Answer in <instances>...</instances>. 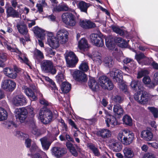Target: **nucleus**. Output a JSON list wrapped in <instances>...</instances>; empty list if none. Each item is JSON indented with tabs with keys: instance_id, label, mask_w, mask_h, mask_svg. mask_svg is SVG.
I'll return each mask as SVG.
<instances>
[{
	"instance_id": "nucleus-1",
	"label": "nucleus",
	"mask_w": 158,
	"mask_h": 158,
	"mask_svg": "<svg viewBox=\"0 0 158 158\" xmlns=\"http://www.w3.org/2000/svg\"><path fill=\"white\" fill-rule=\"evenodd\" d=\"M62 11H69L73 13V14L70 12L64 13L61 16L63 22L66 25L71 27H73L75 25L76 21L75 16L77 18L79 16L75 10L69 7L66 4L61 5Z\"/></svg>"
},
{
	"instance_id": "nucleus-2",
	"label": "nucleus",
	"mask_w": 158,
	"mask_h": 158,
	"mask_svg": "<svg viewBox=\"0 0 158 158\" xmlns=\"http://www.w3.org/2000/svg\"><path fill=\"white\" fill-rule=\"evenodd\" d=\"M134 138V134L127 129L123 130L118 134V138L126 145H129L132 142Z\"/></svg>"
},
{
	"instance_id": "nucleus-3",
	"label": "nucleus",
	"mask_w": 158,
	"mask_h": 158,
	"mask_svg": "<svg viewBox=\"0 0 158 158\" xmlns=\"http://www.w3.org/2000/svg\"><path fill=\"white\" fill-rule=\"evenodd\" d=\"M3 44L8 50L11 52H16L18 54V59L21 62H23L28 66H30V62L26 57L25 54L22 53L18 48L12 47L7 41H4Z\"/></svg>"
},
{
	"instance_id": "nucleus-4",
	"label": "nucleus",
	"mask_w": 158,
	"mask_h": 158,
	"mask_svg": "<svg viewBox=\"0 0 158 158\" xmlns=\"http://www.w3.org/2000/svg\"><path fill=\"white\" fill-rule=\"evenodd\" d=\"M122 73L120 70L114 68L112 71L110 72L109 74L111 77L113 78L114 81L120 84V88L122 90H123L127 88V86L125 84H122L123 81Z\"/></svg>"
},
{
	"instance_id": "nucleus-5",
	"label": "nucleus",
	"mask_w": 158,
	"mask_h": 158,
	"mask_svg": "<svg viewBox=\"0 0 158 158\" xmlns=\"http://www.w3.org/2000/svg\"><path fill=\"white\" fill-rule=\"evenodd\" d=\"M53 115L50 109H40L39 118L44 124H47L52 121Z\"/></svg>"
},
{
	"instance_id": "nucleus-6",
	"label": "nucleus",
	"mask_w": 158,
	"mask_h": 158,
	"mask_svg": "<svg viewBox=\"0 0 158 158\" xmlns=\"http://www.w3.org/2000/svg\"><path fill=\"white\" fill-rule=\"evenodd\" d=\"M41 68L45 72L50 73L52 74H55L56 72L52 62L50 60H44L41 63Z\"/></svg>"
},
{
	"instance_id": "nucleus-7",
	"label": "nucleus",
	"mask_w": 158,
	"mask_h": 158,
	"mask_svg": "<svg viewBox=\"0 0 158 158\" xmlns=\"http://www.w3.org/2000/svg\"><path fill=\"white\" fill-rule=\"evenodd\" d=\"M64 56L67 64L69 67H75L78 60L74 53L72 51L66 52Z\"/></svg>"
},
{
	"instance_id": "nucleus-8",
	"label": "nucleus",
	"mask_w": 158,
	"mask_h": 158,
	"mask_svg": "<svg viewBox=\"0 0 158 158\" xmlns=\"http://www.w3.org/2000/svg\"><path fill=\"white\" fill-rule=\"evenodd\" d=\"M99 83L101 87L103 89L111 90L114 88L113 84L106 76H102L100 77Z\"/></svg>"
},
{
	"instance_id": "nucleus-9",
	"label": "nucleus",
	"mask_w": 158,
	"mask_h": 158,
	"mask_svg": "<svg viewBox=\"0 0 158 158\" xmlns=\"http://www.w3.org/2000/svg\"><path fill=\"white\" fill-rule=\"evenodd\" d=\"M69 34L66 29H61L57 31L56 37L60 44H64L68 40Z\"/></svg>"
},
{
	"instance_id": "nucleus-10",
	"label": "nucleus",
	"mask_w": 158,
	"mask_h": 158,
	"mask_svg": "<svg viewBox=\"0 0 158 158\" xmlns=\"http://www.w3.org/2000/svg\"><path fill=\"white\" fill-rule=\"evenodd\" d=\"M90 42L94 45L102 47L104 45L103 40L97 34L92 33L89 36Z\"/></svg>"
},
{
	"instance_id": "nucleus-11",
	"label": "nucleus",
	"mask_w": 158,
	"mask_h": 158,
	"mask_svg": "<svg viewBox=\"0 0 158 158\" xmlns=\"http://www.w3.org/2000/svg\"><path fill=\"white\" fill-rule=\"evenodd\" d=\"M1 87L3 89L7 91L12 92L16 88V84L12 80L5 79L2 81Z\"/></svg>"
},
{
	"instance_id": "nucleus-12",
	"label": "nucleus",
	"mask_w": 158,
	"mask_h": 158,
	"mask_svg": "<svg viewBox=\"0 0 158 158\" xmlns=\"http://www.w3.org/2000/svg\"><path fill=\"white\" fill-rule=\"evenodd\" d=\"M15 116L17 120L21 123L24 122L27 114V109H15Z\"/></svg>"
},
{
	"instance_id": "nucleus-13",
	"label": "nucleus",
	"mask_w": 158,
	"mask_h": 158,
	"mask_svg": "<svg viewBox=\"0 0 158 158\" xmlns=\"http://www.w3.org/2000/svg\"><path fill=\"white\" fill-rule=\"evenodd\" d=\"M47 42L50 47L53 49H56L59 46L60 43L56 37L53 35L52 32L48 33Z\"/></svg>"
},
{
	"instance_id": "nucleus-14",
	"label": "nucleus",
	"mask_w": 158,
	"mask_h": 158,
	"mask_svg": "<svg viewBox=\"0 0 158 158\" xmlns=\"http://www.w3.org/2000/svg\"><path fill=\"white\" fill-rule=\"evenodd\" d=\"M73 76L75 80L79 82L86 81L88 79L86 74L78 70L75 71Z\"/></svg>"
},
{
	"instance_id": "nucleus-15",
	"label": "nucleus",
	"mask_w": 158,
	"mask_h": 158,
	"mask_svg": "<svg viewBox=\"0 0 158 158\" xmlns=\"http://www.w3.org/2000/svg\"><path fill=\"white\" fill-rule=\"evenodd\" d=\"M135 58L139 64L146 65H149L150 64L149 59L146 57L142 53L136 54Z\"/></svg>"
},
{
	"instance_id": "nucleus-16",
	"label": "nucleus",
	"mask_w": 158,
	"mask_h": 158,
	"mask_svg": "<svg viewBox=\"0 0 158 158\" xmlns=\"http://www.w3.org/2000/svg\"><path fill=\"white\" fill-rule=\"evenodd\" d=\"M13 102L16 106H21L25 105L26 102V99L23 95L19 94L13 98Z\"/></svg>"
},
{
	"instance_id": "nucleus-17",
	"label": "nucleus",
	"mask_w": 158,
	"mask_h": 158,
	"mask_svg": "<svg viewBox=\"0 0 158 158\" xmlns=\"http://www.w3.org/2000/svg\"><path fill=\"white\" fill-rule=\"evenodd\" d=\"M52 154L57 157H60L66 154L67 152L65 148L58 147H54L52 149Z\"/></svg>"
},
{
	"instance_id": "nucleus-18",
	"label": "nucleus",
	"mask_w": 158,
	"mask_h": 158,
	"mask_svg": "<svg viewBox=\"0 0 158 158\" xmlns=\"http://www.w3.org/2000/svg\"><path fill=\"white\" fill-rule=\"evenodd\" d=\"M130 85L131 89L135 91H139L140 93L143 90V87L141 82L138 80H132Z\"/></svg>"
},
{
	"instance_id": "nucleus-19",
	"label": "nucleus",
	"mask_w": 158,
	"mask_h": 158,
	"mask_svg": "<svg viewBox=\"0 0 158 158\" xmlns=\"http://www.w3.org/2000/svg\"><path fill=\"white\" fill-rule=\"evenodd\" d=\"M6 12L7 17H11L13 18H18L19 17V12L11 6L7 8Z\"/></svg>"
},
{
	"instance_id": "nucleus-20",
	"label": "nucleus",
	"mask_w": 158,
	"mask_h": 158,
	"mask_svg": "<svg viewBox=\"0 0 158 158\" xmlns=\"http://www.w3.org/2000/svg\"><path fill=\"white\" fill-rule=\"evenodd\" d=\"M140 136L144 140L149 141L152 140L153 135L152 132L149 130H145L141 133Z\"/></svg>"
},
{
	"instance_id": "nucleus-21",
	"label": "nucleus",
	"mask_w": 158,
	"mask_h": 158,
	"mask_svg": "<svg viewBox=\"0 0 158 158\" xmlns=\"http://www.w3.org/2000/svg\"><path fill=\"white\" fill-rule=\"evenodd\" d=\"M24 92L31 99L34 101L37 98L34 92L30 88L26 85H23L22 87Z\"/></svg>"
},
{
	"instance_id": "nucleus-22",
	"label": "nucleus",
	"mask_w": 158,
	"mask_h": 158,
	"mask_svg": "<svg viewBox=\"0 0 158 158\" xmlns=\"http://www.w3.org/2000/svg\"><path fill=\"white\" fill-rule=\"evenodd\" d=\"M16 27L18 32L23 35H26L28 32L27 27L24 23L21 22L18 23Z\"/></svg>"
},
{
	"instance_id": "nucleus-23",
	"label": "nucleus",
	"mask_w": 158,
	"mask_h": 158,
	"mask_svg": "<svg viewBox=\"0 0 158 158\" xmlns=\"http://www.w3.org/2000/svg\"><path fill=\"white\" fill-rule=\"evenodd\" d=\"M33 31L34 33L40 40H43L44 39V36L46 33L44 30L36 26L33 28Z\"/></svg>"
},
{
	"instance_id": "nucleus-24",
	"label": "nucleus",
	"mask_w": 158,
	"mask_h": 158,
	"mask_svg": "<svg viewBox=\"0 0 158 158\" xmlns=\"http://www.w3.org/2000/svg\"><path fill=\"white\" fill-rule=\"evenodd\" d=\"M97 135L103 139H107L112 135L111 132L110 130L106 129H102L98 131Z\"/></svg>"
},
{
	"instance_id": "nucleus-25",
	"label": "nucleus",
	"mask_w": 158,
	"mask_h": 158,
	"mask_svg": "<svg viewBox=\"0 0 158 158\" xmlns=\"http://www.w3.org/2000/svg\"><path fill=\"white\" fill-rule=\"evenodd\" d=\"M110 145L114 151L118 152L120 151L122 149V145L117 141L112 139L110 140Z\"/></svg>"
},
{
	"instance_id": "nucleus-26",
	"label": "nucleus",
	"mask_w": 158,
	"mask_h": 158,
	"mask_svg": "<svg viewBox=\"0 0 158 158\" xmlns=\"http://www.w3.org/2000/svg\"><path fill=\"white\" fill-rule=\"evenodd\" d=\"M105 122L108 127H110V125L115 126L118 124L116 118L113 116L110 115H107Z\"/></svg>"
},
{
	"instance_id": "nucleus-27",
	"label": "nucleus",
	"mask_w": 158,
	"mask_h": 158,
	"mask_svg": "<svg viewBox=\"0 0 158 158\" xmlns=\"http://www.w3.org/2000/svg\"><path fill=\"white\" fill-rule=\"evenodd\" d=\"M80 25L82 28L85 29L91 28L96 27L95 23L86 19L81 21Z\"/></svg>"
},
{
	"instance_id": "nucleus-28",
	"label": "nucleus",
	"mask_w": 158,
	"mask_h": 158,
	"mask_svg": "<svg viewBox=\"0 0 158 158\" xmlns=\"http://www.w3.org/2000/svg\"><path fill=\"white\" fill-rule=\"evenodd\" d=\"M33 57L36 62L38 63H39L42 59L44 58L43 52L36 48L34 51Z\"/></svg>"
},
{
	"instance_id": "nucleus-29",
	"label": "nucleus",
	"mask_w": 158,
	"mask_h": 158,
	"mask_svg": "<svg viewBox=\"0 0 158 158\" xmlns=\"http://www.w3.org/2000/svg\"><path fill=\"white\" fill-rule=\"evenodd\" d=\"M43 148L44 150H47L49 148L51 143L47 137H44L40 139Z\"/></svg>"
},
{
	"instance_id": "nucleus-30",
	"label": "nucleus",
	"mask_w": 158,
	"mask_h": 158,
	"mask_svg": "<svg viewBox=\"0 0 158 158\" xmlns=\"http://www.w3.org/2000/svg\"><path fill=\"white\" fill-rule=\"evenodd\" d=\"M88 85L89 87L93 91H96L99 88L98 85L94 78L89 79Z\"/></svg>"
},
{
	"instance_id": "nucleus-31",
	"label": "nucleus",
	"mask_w": 158,
	"mask_h": 158,
	"mask_svg": "<svg viewBox=\"0 0 158 158\" xmlns=\"http://www.w3.org/2000/svg\"><path fill=\"white\" fill-rule=\"evenodd\" d=\"M124 156L127 158H131L134 156L132 149L129 147H126L123 150Z\"/></svg>"
},
{
	"instance_id": "nucleus-32",
	"label": "nucleus",
	"mask_w": 158,
	"mask_h": 158,
	"mask_svg": "<svg viewBox=\"0 0 158 158\" xmlns=\"http://www.w3.org/2000/svg\"><path fill=\"white\" fill-rule=\"evenodd\" d=\"M78 47L81 50H85L88 47V44L87 40L85 38H82L78 42Z\"/></svg>"
},
{
	"instance_id": "nucleus-33",
	"label": "nucleus",
	"mask_w": 158,
	"mask_h": 158,
	"mask_svg": "<svg viewBox=\"0 0 158 158\" xmlns=\"http://www.w3.org/2000/svg\"><path fill=\"white\" fill-rule=\"evenodd\" d=\"M105 43L106 46L110 50H113L115 48V43L113 39L107 37L105 39Z\"/></svg>"
},
{
	"instance_id": "nucleus-34",
	"label": "nucleus",
	"mask_w": 158,
	"mask_h": 158,
	"mask_svg": "<svg viewBox=\"0 0 158 158\" xmlns=\"http://www.w3.org/2000/svg\"><path fill=\"white\" fill-rule=\"evenodd\" d=\"M71 85L67 82H64L62 83L61 89L63 93H68L71 89Z\"/></svg>"
},
{
	"instance_id": "nucleus-35",
	"label": "nucleus",
	"mask_w": 158,
	"mask_h": 158,
	"mask_svg": "<svg viewBox=\"0 0 158 158\" xmlns=\"http://www.w3.org/2000/svg\"><path fill=\"white\" fill-rule=\"evenodd\" d=\"M77 6L81 11L87 13L89 5L88 4L84 1H81L78 3Z\"/></svg>"
},
{
	"instance_id": "nucleus-36",
	"label": "nucleus",
	"mask_w": 158,
	"mask_h": 158,
	"mask_svg": "<svg viewBox=\"0 0 158 158\" xmlns=\"http://www.w3.org/2000/svg\"><path fill=\"white\" fill-rule=\"evenodd\" d=\"M92 59L94 61H96L98 64H100L102 62L101 54L98 51H95L93 53Z\"/></svg>"
},
{
	"instance_id": "nucleus-37",
	"label": "nucleus",
	"mask_w": 158,
	"mask_h": 158,
	"mask_svg": "<svg viewBox=\"0 0 158 158\" xmlns=\"http://www.w3.org/2000/svg\"><path fill=\"white\" fill-rule=\"evenodd\" d=\"M123 124L131 126L133 124V121L131 117L129 115L126 114L124 115L122 118Z\"/></svg>"
},
{
	"instance_id": "nucleus-38",
	"label": "nucleus",
	"mask_w": 158,
	"mask_h": 158,
	"mask_svg": "<svg viewBox=\"0 0 158 158\" xmlns=\"http://www.w3.org/2000/svg\"><path fill=\"white\" fill-rule=\"evenodd\" d=\"M66 146L73 156H77V152L72 143L70 142H67L66 143Z\"/></svg>"
},
{
	"instance_id": "nucleus-39",
	"label": "nucleus",
	"mask_w": 158,
	"mask_h": 158,
	"mask_svg": "<svg viewBox=\"0 0 158 158\" xmlns=\"http://www.w3.org/2000/svg\"><path fill=\"white\" fill-rule=\"evenodd\" d=\"M142 94L140 96V99L139 103L141 104H145L147 103L148 101V97L147 93L142 91Z\"/></svg>"
},
{
	"instance_id": "nucleus-40",
	"label": "nucleus",
	"mask_w": 158,
	"mask_h": 158,
	"mask_svg": "<svg viewBox=\"0 0 158 158\" xmlns=\"http://www.w3.org/2000/svg\"><path fill=\"white\" fill-rule=\"evenodd\" d=\"M56 98L58 99L60 102H61V103L63 105L64 109H69L70 108H71L69 102L66 103V102H65L64 101H63V98L62 97L60 96V94H58V93H56Z\"/></svg>"
},
{
	"instance_id": "nucleus-41",
	"label": "nucleus",
	"mask_w": 158,
	"mask_h": 158,
	"mask_svg": "<svg viewBox=\"0 0 158 158\" xmlns=\"http://www.w3.org/2000/svg\"><path fill=\"white\" fill-rule=\"evenodd\" d=\"M40 102L41 104L44 105V107L43 109H53L54 108L52 104L48 102L44 98L40 99Z\"/></svg>"
},
{
	"instance_id": "nucleus-42",
	"label": "nucleus",
	"mask_w": 158,
	"mask_h": 158,
	"mask_svg": "<svg viewBox=\"0 0 158 158\" xmlns=\"http://www.w3.org/2000/svg\"><path fill=\"white\" fill-rule=\"evenodd\" d=\"M87 147L92 151L95 156H100V154L98 150L94 145L91 143L88 144Z\"/></svg>"
},
{
	"instance_id": "nucleus-43",
	"label": "nucleus",
	"mask_w": 158,
	"mask_h": 158,
	"mask_svg": "<svg viewBox=\"0 0 158 158\" xmlns=\"http://www.w3.org/2000/svg\"><path fill=\"white\" fill-rule=\"evenodd\" d=\"M87 147L92 151L95 156H100V154L98 150L94 145L91 143L88 144Z\"/></svg>"
},
{
	"instance_id": "nucleus-44",
	"label": "nucleus",
	"mask_w": 158,
	"mask_h": 158,
	"mask_svg": "<svg viewBox=\"0 0 158 158\" xmlns=\"http://www.w3.org/2000/svg\"><path fill=\"white\" fill-rule=\"evenodd\" d=\"M124 64H128L130 68L134 67L136 66V64L134 61L129 58L126 57L123 60Z\"/></svg>"
},
{
	"instance_id": "nucleus-45",
	"label": "nucleus",
	"mask_w": 158,
	"mask_h": 158,
	"mask_svg": "<svg viewBox=\"0 0 158 158\" xmlns=\"http://www.w3.org/2000/svg\"><path fill=\"white\" fill-rule=\"evenodd\" d=\"M105 65L109 68L111 67L114 63L113 59L111 57H105L104 60Z\"/></svg>"
},
{
	"instance_id": "nucleus-46",
	"label": "nucleus",
	"mask_w": 158,
	"mask_h": 158,
	"mask_svg": "<svg viewBox=\"0 0 158 158\" xmlns=\"http://www.w3.org/2000/svg\"><path fill=\"white\" fill-rule=\"evenodd\" d=\"M8 114L6 109H0V121L6 120Z\"/></svg>"
},
{
	"instance_id": "nucleus-47",
	"label": "nucleus",
	"mask_w": 158,
	"mask_h": 158,
	"mask_svg": "<svg viewBox=\"0 0 158 158\" xmlns=\"http://www.w3.org/2000/svg\"><path fill=\"white\" fill-rule=\"evenodd\" d=\"M30 130L33 134L36 135L38 136L40 134L39 130L37 128L34 123H32L31 126Z\"/></svg>"
},
{
	"instance_id": "nucleus-48",
	"label": "nucleus",
	"mask_w": 158,
	"mask_h": 158,
	"mask_svg": "<svg viewBox=\"0 0 158 158\" xmlns=\"http://www.w3.org/2000/svg\"><path fill=\"white\" fill-rule=\"evenodd\" d=\"M79 68L84 72L87 71L89 69L88 63L85 62H82L79 66Z\"/></svg>"
},
{
	"instance_id": "nucleus-49",
	"label": "nucleus",
	"mask_w": 158,
	"mask_h": 158,
	"mask_svg": "<svg viewBox=\"0 0 158 158\" xmlns=\"http://www.w3.org/2000/svg\"><path fill=\"white\" fill-rule=\"evenodd\" d=\"M143 83L145 84L150 85V84H152V83H151V80L150 78V77L148 76H145L143 78ZM154 86V84L152 83V85H151V86H149V87L151 88H153Z\"/></svg>"
},
{
	"instance_id": "nucleus-50",
	"label": "nucleus",
	"mask_w": 158,
	"mask_h": 158,
	"mask_svg": "<svg viewBox=\"0 0 158 158\" xmlns=\"http://www.w3.org/2000/svg\"><path fill=\"white\" fill-rule=\"evenodd\" d=\"M7 58V54L4 52L0 53V67L3 65V62L6 61Z\"/></svg>"
},
{
	"instance_id": "nucleus-51",
	"label": "nucleus",
	"mask_w": 158,
	"mask_h": 158,
	"mask_svg": "<svg viewBox=\"0 0 158 158\" xmlns=\"http://www.w3.org/2000/svg\"><path fill=\"white\" fill-rule=\"evenodd\" d=\"M114 115L117 117L121 116L124 113L123 109H113Z\"/></svg>"
},
{
	"instance_id": "nucleus-52",
	"label": "nucleus",
	"mask_w": 158,
	"mask_h": 158,
	"mask_svg": "<svg viewBox=\"0 0 158 158\" xmlns=\"http://www.w3.org/2000/svg\"><path fill=\"white\" fill-rule=\"evenodd\" d=\"M120 53L119 51L118 52L117 48L115 49L113 53V56L116 58L117 60L119 62L121 61V58L122 59L123 58L122 56H120Z\"/></svg>"
},
{
	"instance_id": "nucleus-53",
	"label": "nucleus",
	"mask_w": 158,
	"mask_h": 158,
	"mask_svg": "<svg viewBox=\"0 0 158 158\" xmlns=\"http://www.w3.org/2000/svg\"><path fill=\"white\" fill-rule=\"evenodd\" d=\"M112 29L114 32L121 36L123 35H124V31L119 27L113 26L112 27Z\"/></svg>"
},
{
	"instance_id": "nucleus-54",
	"label": "nucleus",
	"mask_w": 158,
	"mask_h": 158,
	"mask_svg": "<svg viewBox=\"0 0 158 158\" xmlns=\"http://www.w3.org/2000/svg\"><path fill=\"white\" fill-rule=\"evenodd\" d=\"M18 71L19 70L17 69L15 67L13 72H11V73L10 74V75H8V77L12 79L15 78L17 76Z\"/></svg>"
},
{
	"instance_id": "nucleus-55",
	"label": "nucleus",
	"mask_w": 158,
	"mask_h": 158,
	"mask_svg": "<svg viewBox=\"0 0 158 158\" xmlns=\"http://www.w3.org/2000/svg\"><path fill=\"white\" fill-rule=\"evenodd\" d=\"M148 71L145 69L142 70L138 72L137 78H140L143 76L148 74Z\"/></svg>"
},
{
	"instance_id": "nucleus-56",
	"label": "nucleus",
	"mask_w": 158,
	"mask_h": 158,
	"mask_svg": "<svg viewBox=\"0 0 158 158\" xmlns=\"http://www.w3.org/2000/svg\"><path fill=\"white\" fill-rule=\"evenodd\" d=\"M13 70L12 69L6 68L4 69L3 72L6 76L8 77V75H10V74L11 73V72H13Z\"/></svg>"
},
{
	"instance_id": "nucleus-57",
	"label": "nucleus",
	"mask_w": 158,
	"mask_h": 158,
	"mask_svg": "<svg viewBox=\"0 0 158 158\" xmlns=\"http://www.w3.org/2000/svg\"><path fill=\"white\" fill-rule=\"evenodd\" d=\"M56 79L59 83L63 81L64 80V75L62 73L58 74L56 77Z\"/></svg>"
},
{
	"instance_id": "nucleus-58",
	"label": "nucleus",
	"mask_w": 158,
	"mask_h": 158,
	"mask_svg": "<svg viewBox=\"0 0 158 158\" xmlns=\"http://www.w3.org/2000/svg\"><path fill=\"white\" fill-rule=\"evenodd\" d=\"M46 80H48L49 82L51 83L52 85L51 87L53 89H54L55 90H56V89L57 90V87L55 82L53 81L52 80L50 79L48 77H47L46 78Z\"/></svg>"
},
{
	"instance_id": "nucleus-59",
	"label": "nucleus",
	"mask_w": 158,
	"mask_h": 158,
	"mask_svg": "<svg viewBox=\"0 0 158 158\" xmlns=\"http://www.w3.org/2000/svg\"><path fill=\"white\" fill-rule=\"evenodd\" d=\"M118 46L121 48H126L127 46V43L126 40H123L120 44H118Z\"/></svg>"
},
{
	"instance_id": "nucleus-60",
	"label": "nucleus",
	"mask_w": 158,
	"mask_h": 158,
	"mask_svg": "<svg viewBox=\"0 0 158 158\" xmlns=\"http://www.w3.org/2000/svg\"><path fill=\"white\" fill-rule=\"evenodd\" d=\"M137 92L134 95V98L137 101V102H139V96L140 94L141 93H142V92H141L140 93L139 92V91H137Z\"/></svg>"
},
{
	"instance_id": "nucleus-61",
	"label": "nucleus",
	"mask_w": 158,
	"mask_h": 158,
	"mask_svg": "<svg viewBox=\"0 0 158 158\" xmlns=\"http://www.w3.org/2000/svg\"><path fill=\"white\" fill-rule=\"evenodd\" d=\"M8 108V106L6 101H3L1 103L0 109H7Z\"/></svg>"
},
{
	"instance_id": "nucleus-62",
	"label": "nucleus",
	"mask_w": 158,
	"mask_h": 158,
	"mask_svg": "<svg viewBox=\"0 0 158 158\" xmlns=\"http://www.w3.org/2000/svg\"><path fill=\"white\" fill-rule=\"evenodd\" d=\"M61 5H59L53 8V11L56 12H59L62 11Z\"/></svg>"
},
{
	"instance_id": "nucleus-63",
	"label": "nucleus",
	"mask_w": 158,
	"mask_h": 158,
	"mask_svg": "<svg viewBox=\"0 0 158 158\" xmlns=\"http://www.w3.org/2000/svg\"><path fill=\"white\" fill-rule=\"evenodd\" d=\"M150 110L155 118L158 117V109H150Z\"/></svg>"
},
{
	"instance_id": "nucleus-64",
	"label": "nucleus",
	"mask_w": 158,
	"mask_h": 158,
	"mask_svg": "<svg viewBox=\"0 0 158 158\" xmlns=\"http://www.w3.org/2000/svg\"><path fill=\"white\" fill-rule=\"evenodd\" d=\"M142 158H157L154 155L151 154H146L144 155Z\"/></svg>"
}]
</instances>
